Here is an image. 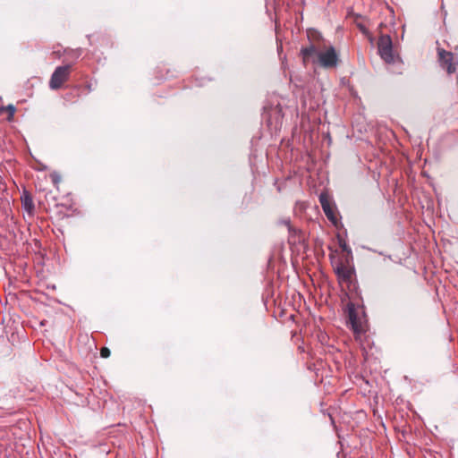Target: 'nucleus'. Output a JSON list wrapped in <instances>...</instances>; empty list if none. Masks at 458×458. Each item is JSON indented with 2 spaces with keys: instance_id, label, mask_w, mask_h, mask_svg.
<instances>
[{
  "instance_id": "nucleus-7",
  "label": "nucleus",
  "mask_w": 458,
  "mask_h": 458,
  "mask_svg": "<svg viewBox=\"0 0 458 458\" xmlns=\"http://www.w3.org/2000/svg\"><path fill=\"white\" fill-rule=\"evenodd\" d=\"M349 321L352 327V329L355 334H360L363 332V327L361 322L357 318V315L354 310H351L349 311Z\"/></svg>"
},
{
  "instance_id": "nucleus-3",
  "label": "nucleus",
  "mask_w": 458,
  "mask_h": 458,
  "mask_svg": "<svg viewBox=\"0 0 458 458\" xmlns=\"http://www.w3.org/2000/svg\"><path fill=\"white\" fill-rule=\"evenodd\" d=\"M71 65L66 64L58 66L55 68L51 75L49 87L52 89H58L62 87L63 83L65 82L70 75Z\"/></svg>"
},
{
  "instance_id": "nucleus-2",
  "label": "nucleus",
  "mask_w": 458,
  "mask_h": 458,
  "mask_svg": "<svg viewBox=\"0 0 458 458\" xmlns=\"http://www.w3.org/2000/svg\"><path fill=\"white\" fill-rule=\"evenodd\" d=\"M377 50L379 55L386 63H394L395 56L393 50V42L389 35H382L378 38Z\"/></svg>"
},
{
  "instance_id": "nucleus-13",
  "label": "nucleus",
  "mask_w": 458,
  "mask_h": 458,
  "mask_svg": "<svg viewBox=\"0 0 458 458\" xmlns=\"http://www.w3.org/2000/svg\"><path fill=\"white\" fill-rule=\"evenodd\" d=\"M81 54V49H77V50H72V55L78 58Z\"/></svg>"
},
{
  "instance_id": "nucleus-9",
  "label": "nucleus",
  "mask_w": 458,
  "mask_h": 458,
  "mask_svg": "<svg viewBox=\"0 0 458 458\" xmlns=\"http://www.w3.org/2000/svg\"><path fill=\"white\" fill-rule=\"evenodd\" d=\"M15 111H16V108L12 104H10V105H8L6 106H1L0 107V114L3 113V112H7L8 113V117H7L8 121H12L13 119Z\"/></svg>"
},
{
  "instance_id": "nucleus-4",
  "label": "nucleus",
  "mask_w": 458,
  "mask_h": 458,
  "mask_svg": "<svg viewBox=\"0 0 458 458\" xmlns=\"http://www.w3.org/2000/svg\"><path fill=\"white\" fill-rule=\"evenodd\" d=\"M437 54L440 65L449 74L454 73L458 67V60L454 57V54L442 48L437 49Z\"/></svg>"
},
{
  "instance_id": "nucleus-6",
  "label": "nucleus",
  "mask_w": 458,
  "mask_h": 458,
  "mask_svg": "<svg viewBox=\"0 0 458 458\" xmlns=\"http://www.w3.org/2000/svg\"><path fill=\"white\" fill-rule=\"evenodd\" d=\"M332 263L335 266L334 270L337 276L338 281L341 283H349L352 280V270L345 266L342 261L335 263L332 259Z\"/></svg>"
},
{
  "instance_id": "nucleus-12",
  "label": "nucleus",
  "mask_w": 458,
  "mask_h": 458,
  "mask_svg": "<svg viewBox=\"0 0 458 458\" xmlns=\"http://www.w3.org/2000/svg\"><path fill=\"white\" fill-rule=\"evenodd\" d=\"M340 246L343 249V250L351 253V249L348 247L345 242L340 241Z\"/></svg>"
},
{
  "instance_id": "nucleus-14",
  "label": "nucleus",
  "mask_w": 458,
  "mask_h": 458,
  "mask_svg": "<svg viewBox=\"0 0 458 458\" xmlns=\"http://www.w3.org/2000/svg\"><path fill=\"white\" fill-rule=\"evenodd\" d=\"M282 223L290 228V220L289 219L284 220Z\"/></svg>"
},
{
  "instance_id": "nucleus-10",
  "label": "nucleus",
  "mask_w": 458,
  "mask_h": 458,
  "mask_svg": "<svg viewBox=\"0 0 458 458\" xmlns=\"http://www.w3.org/2000/svg\"><path fill=\"white\" fill-rule=\"evenodd\" d=\"M50 178H51L52 182L54 183V185L58 187V184L61 182L60 174H58L57 173H53V174H50Z\"/></svg>"
},
{
  "instance_id": "nucleus-11",
  "label": "nucleus",
  "mask_w": 458,
  "mask_h": 458,
  "mask_svg": "<svg viewBox=\"0 0 458 458\" xmlns=\"http://www.w3.org/2000/svg\"><path fill=\"white\" fill-rule=\"evenodd\" d=\"M111 354L110 350L107 347H103L100 350V355L102 358H108Z\"/></svg>"
},
{
  "instance_id": "nucleus-1",
  "label": "nucleus",
  "mask_w": 458,
  "mask_h": 458,
  "mask_svg": "<svg viewBox=\"0 0 458 458\" xmlns=\"http://www.w3.org/2000/svg\"><path fill=\"white\" fill-rule=\"evenodd\" d=\"M309 45L301 47L300 55L304 65L318 64L326 69L335 68L339 62L338 54L332 45H326L322 35L315 30L308 31Z\"/></svg>"
},
{
  "instance_id": "nucleus-5",
  "label": "nucleus",
  "mask_w": 458,
  "mask_h": 458,
  "mask_svg": "<svg viewBox=\"0 0 458 458\" xmlns=\"http://www.w3.org/2000/svg\"><path fill=\"white\" fill-rule=\"evenodd\" d=\"M319 203L327 219L335 225L337 223V218L335 216L329 196L327 192L320 193Z\"/></svg>"
},
{
  "instance_id": "nucleus-8",
  "label": "nucleus",
  "mask_w": 458,
  "mask_h": 458,
  "mask_svg": "<svg viewBox=\"0 0 458 458\" xmlns=\"http://www.w3.org/2000/svg\"><path fill=\"white\" fill-rule=\"evenodd\" d=\"M21 203L23 208L29 212L31 213L34 210V202L30 196V194L27 191H24L21 196Z\"/></svg>"
}]
</instances>
